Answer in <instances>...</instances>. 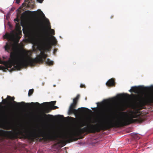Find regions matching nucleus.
<instances>
[{"label":"nucleus","instance_id":"obj_14","mask_svg":"<svg viewBox=\"0 0 153 153\" xmlns=\"http://www.w3.org/2000/svg\"><path fill=\"white\" fill-rule=\"evenodd\" d=\"M13 35V34L12 33V34L10 35L9 34H6L5 35H4L3 36L4 38L7 39H8L10 40L11 39L12 37V35Z\"/></svg>","mask_w":153,"mask_h":153},{"label":"nucleus","instance_id":"obj_13","mask_svg":"<svg viewBox=\"0 0 153 153\" xmlns=\"http://www.w3.org/2000/svg\"><path fill=\"white\" fill-rule=\"evenodd\" d=\"M56 102V101H53L49 102H44L42 104V105H43L44 107H46L47 105V104H48V103H51L52 105H55Z\"/></svg>","mask_w":153,"mask_h":153},{"label":"nucleus","instance_id":"obj_6","mask_svg":"<svg viewBox=\"0 0 153 153\" xmlns=\"http://www.w3.org/2000/svg\"><path fill=\"white\" fill-rule=\"evenodd\" d=\"M32 13V12L29 10L25 11L22 14L21 17L23 19H27L30 16ZM33 13H34V16H40L42 17H45L44 14L41 10H39L37 12L34 11Z\"/></svg>","mask_w":153,"mask_h":153},{"label":"nucleus","instance_id":"obj_31","mask_svg":"<svg viewBox=\"0 0 153 153\" xmlns=\"http://www.w3.org/2000/svg\"><path fill=\"white\" fill-rule=\"evenodd\" d=\"M58 116L59 117H60V116H60V115H59Z\"/></svg>","mask_w":153,"mask_h":153},{"label":"nucleus","instance_id":"obj_23","mask_svg":"<svg viewBox=\"0 0 153 153\" xmlns=\"http://www.w3.org/2000/svg\"><path fill=\"white\" fill-rule=\"evenodd\" d=\"M80 87L81 88H85V86L84 85L81 84L80 85Z\"/></svg>","mask_w":153,"mask_h":153},{"label":"nucleus","instance_id":"obj_9","mask_svg":"<svg viewBox=\"0 0 153 153\" xmlns=\"http://www.w3.org/2000/svg\"><path fill=\"white\" fill-rule=\"evenodd\" d=\"M143 87L141 86L136 87L134 86L131 87V89H130L129 91L130 92H133L136 94H137L139 93V90L142 89Z\"/></svg>","mask_w":153,"mask_h":153},{"label":"nucleus","instance_id":"obj_20","mask_svg":"<svg viewBox=\"0 0 153 153\" xmlns=\"http://www.w3.org/2000/svg\"><path fill=\"white\" fill-rule=\"evenodd\" d=\"M7 102V99H4L2 100L3 103L5 104Z\"/></svg>","mask_w":153,"mask_h":153},{"label":"nucleus","instance_id":"obj_7","mask_svg":"<svg viewBox=\"0 0 153 153\" xmlns=\"http://www.w3.org/2000/svg\"><path fill=\"white\" fill-rule=\"evenodd\" d=\"M77 104L72 103L69 108L68 110L69 114L73 113L75 115L79 114V113H82L85 110H88V109L86 108H79L78 110L75 109L76 106Z\"/></svg>","mask_w":153,"mask_h":153},{"label":"nucleus","instance_id":"obj_10","mask_svg":"<svg viewBox=\"0 0 153 153\" xmlns=\"http://www.w3.org/2000/svg\"><path fill=\"white\" fill-rule=\"evenodd\" d=\"M115 84V80L113 78L109 79L106 83V85L109 87L113 86H114Z\"/></svg>","mask_w":153,"mask_h":153},{"label":"nucleus","instance_id":"obj_3","mask_svg":"<svg viewBox=\"0 0 153 153\" xmlns=\"http://www.w3.org/2000/svg\"><path fill=\"white\" fill-rule=\"evenodd\" d=\"M0 134L4 138L10 139H17L20 136L22 138L32 140H33L34 138L42 137V139L45 141H53L57 140L58 137L57 135H53L50 133L46 134L40 129L39 130L37 133L35 131L32 132L25 127L17 131L2 130L0 132Z\"/></svg>","mask_w":153,"mask_h":153},{"label":"nucleus","instance_id":"obj_25","mask_svg":"<svg viewBox=\"0 0 153 153\" xmlns=\"http://www.w3.org/2000/svg\"><path fill=\"white\" fill-rule=\"evenodd\" d=\"M14 21H15V22H19V19H18L17 18H16V19H14Z\"/></svg>","mask_w":153,"mask_h":153},{"label":"nucleus","instance_id":"obj_5","mask_svg":"<svg viewBox=\"0 0 153 153\" xmlns=\"http://www.w3.org/2000/svg\"><path fill=\"white\" fill-rule=\"evenodd\" d=\"M135 103L136 105L141 107L153 103V94L148 95L144 98L140 99L138 102L135 101Z\"/></svg>","mask_w":153,"mask_h":153},{"label":"nucleus","instance_id":"obj_33","mask_svg":"<svg viewBox=\"0 0 153 153\" xmlns=\"http://www.w3.org/2000/svg\"><path fill=\"white\" fill-rule=\"evenodd\" d=\"M97 104H99V103H98H98H97Z\"/></svg>","mask_w":153,"mask_h":153},{"label":"nucleus","instance_id":"obj_26","mask_svg":"<svg viewBox=\"0 0 153 153\" xmlns=\"http://www.w3.org/2000/svg\"><path fill=\"white\" fill-rule=\"evenodd\" d=\"M20 1V0H16V2L17 4H19Z\"/></svg>","mask_w":153,"mask_h":153},{"label":"nucleus","instance_id":"obj_15","mask_svg":"<svg viewBox=\"0 0 153 153\" xmlns=\"http://www.w3.org/2000/svg\"><path fill=\"white\" fill-rule=\"evenodd\" d=\"M45 62L48 65H53V62L51 61L49 59H48L46 60L45 61Z\"/></svg>","mask_w":153,"mask_h":153},{"label":"nucleus","instance_id":"obj_21","mask_svg":"<svg viewBox=\"0 0 153 153\" xmlns=\"http://www.w3.org/2000/svg\"><path fill=\"white\" fill-rule=\"evenodd\" d=\"M87 124L86 123H82L80 124V126L81 127H83L85 126H87Z\"/></svg>","mask_w":153,"mask_h":153},{"label":"nucleus","instance_id":"obj_16","mask_svg":"<svg viewBox=\"0 0 153 153\" xmlns=\"http://www.w3.org/2000/svg\"><path fill=\"white\" fill-rule=\"evenodd\" d=\"M38 25L39 26V27H41L40 28L41 29L40 30H41V31H42V30L43 31V27H43L42 23L41 22H39V23H38Z\"/></svg>","mask_w":153,"mask_h":153},{"label":"nucleus","instance_id":"obj_8","mask_svg":"<svg viewBox=\"0 0 153 153\" xmlns=\"http://www.w3.org/2000/svg\"><path fill=\"white\" fill-rule=\"evenodd\" d=\"M7 98L10 100L13 101V102H12L11 103L12 104H13L14 105V106L16 108H18L21 107V105H29V103H26L24 102H18L15 101H14L15 98L14 97H11L10 96H7Z\"/></svg>","mask_w":153,"mask_h":153},{"label":"nucleus","instance_id":"obj_28","mask_svg":"<svg viewBox=\"0 0 153 153\" xmlns=\"http://www.w3.org/2000/svg\"><path fill=\"white\" fill-rule=\"evenodd\" d=\"M37 0L38 1H39V3H42L43 0Z\"/></svg>","mask_w":153,"mask_h":153},{"label":"nucleus","instance_id":"obj_4","mask_svg":"<svg viewBox=\"0 0 153 153\" xmlns=\"http://www.w3.org/2000/svg\"><path fill=\"white\" fill-rule=\"evenodd\" d=\"M31 30L33 36L35 38H39V45L41 49L43 51H41L40 54L38 55L35 58H33L31 57L30 54H29L27 52H25L27 53L28 55L32 59H38L39 61L37 62L34 64L33 65H28L30 66H35L36 63H43L45 61L48 55L45 53L44 51H49L51 49V38L52 39L53 45L56 44L57 41L54 36H51V38L49 37L45 31L44 30H43L44 34L43 35H42L41 34V30L34 26H32Z\"/></svg>","mask_w":153,"mask_h":153},{"label":"nucleus","instance_id":"obj_2","mask_svg":"<svg viewBox=\"0 0 153 153\" xmlns=\"http://www.w3.org/2000/svg\"><path fill=\"white\" fill-rule=\"evenodd\" d=\"M4 48L5 51L10 53V58L8 61L2 60L0 58V64L4 66L0 65V70H8V68H11L12 66L14 67L12 68V71L15 70V69L19 70L22 67H27L28 65H33L39 61L38 59H33L31 58L27 52H24L19 59L16 53L11 52L12 44L11 42H7Z\"/></svg>","mask_w":153,"mask_h":153},{"label":"nucleus","instance_id":"obj_12","mask_svg":"<svg viewBox=\"0 0 153 153\" xmlns=\"http://www.w3.org/2000/svg\"><path fill=\"white\" fill-rule=\"evenodd\" d=\"M79 97L80 95L79 94H78L76 97L73 99V103L77 105Z\"/></svg>","mask_w":153,"mask_h":153},{"label":"nucleus","instance_id":"obj_19","mask_svg":"<svg viewBox=\"0 0 153 153\" xmlns=\"http://www.w3.org/2000/svg\"><path fill=\"white\" fill-rule=\"evenodd\" d=\"M16 28L17 29L19 30L20 29L19 24V23H16Z\"/></svg>","mask_w":153,"mask_h":153},{"label":"nucleus","instance_id":"obj_27","mask_svg":"<svg viewBox=\"0 0 153 153\" xmlns=\"http://www.w3.org/2000/svg\"><path fill=\"white\" fill-rule=\"evenodd\" d=\"M43 116L44 117H45V116H48V117H50V116H51V115L50 114H48V115H46L45 114H43Z\"/></svg>","mask_w":153,"mask_h":153},{"label":"nucleus","instance_id":"obj_11","mask_svg":"<svg viewBox=\"0 0 153 153\" xmlns=\"http://www.w3.org/2000/svg\"><path fill=\"white\" fill-rule=\"evenodd\" d=\"M10 116V114L8 113L4 112L0 114V119L4 120L8 119Z\"/></svg>","mask_w":153,"mask_h":153},{"label":"nucleus","instance_id":"obj_24","mask_svg":"<svg viewBox=\"0 0 153 153\" xmlns=\"http://www.w3.org/2000/svg\"><path fill=\"white\" fill-rule=\"evenodd\" d=\"M58 108V107L57 106H54L52 108V109H57Z\"/></svg>","mask_w":153,"mask_h":153},{"label":"nucleus","instance_id":"obj_29","mask_svg":"<svg viewBox=\"0 0 153 153\" xmlns=\"http://www.w3.org/2000/svg\"><path fill=\"white\" fill-rule=\"evenodd\" d=\"M57 51V49H54L53 53L55 54L56 52Z\"/></svg>","mask_w":153,"mask_h":153},{"label":"nucleus","instance_id":"obj_1","mask_svg":"<svg viewBox=\"0 0 153 153\" xmlns=\"http://www.w3.org/2000/svg\"><path fill=\"white\" fill-rule=\"evenodd\" d=\"M137 113H139L138 111H131L128 115L126 112L122 111L120 113V114L126 117L122 118L121 120L118 119L116 121H110L105 124L90 125L82 128L74 130L68 134L63 136L62 138L63 140H59L57 144H61L64 146L68 143L81 139L83 137H81L80 135L84 133H93L99 132L101 130L109 129L114 127H123L134 123L141 122L142 120L140 117V114H137Z\"/></svg>","mask_w":153,"mask_h":153},{"label":"nucleus","instance_id":"obj_22","mask_svg":"<svg viewBox=\"0 0 153 153\" xmlns=\"http://www.w3.org/2000/svg\"><path fill=\"white\" fill-rule=\"evenodd\" d=\"M31 104L33 105H35V104H36L38 105H40V104L38 102H36V103H34L33 102H32L31 103Z\"/></svg>","mask_w":153,"mask_h":153},{"label":"nucleus","instance_id":"obj_32","mask_svg":"<svg viewBox=\"0 0 153 153\" xmlns=\"http://www.w3.org/2000/svg\"><path fill=\"white\" fill-rule=\"evenodd\" d=\"M18 37H19V39H20V37H19V36H18Z\"/></svg>","mask_w":153,"mask_h":153},{"label":"nucleus","instance_id":"obj_34","mask_svg":"<svg viewBox=\"0 0 153 153\" xmlns=\"http://www.w3.org/2000/svg\"><path fill=\"white\" fill-rule=\"evenodd\" d=\"M152 88H153V87H152Z\"/></svg>","mask_w":153,"mask_h":153},{"label":"nucleus","instance_id":"obj_18","mask_svg":"<svg viewBox=\"0 0 153 153\" xmlns=\"http://www.w3.org/2000/svg\"><path fill=\"white\" fill-rule=\"evenodd\" d=\"M49 29L50 30L51 34L53 35H54L55 33L54 30L53 29H51L50 27H49Z\"/></svg>","mask_w":153,"mask_h":153},{"label":"nucleus","instance_id":"obj_30","mask_svg":"<svg viewBox=\"0 0 153 153\" xmlns=\"http://www.w3.org/2000/svg\"><path fill=\"white\" fill-rule=\"evenodd\" d=\"M3 58L4 59H6L7 58V56H6V57L3 56Z\"/></svg>","mask_w":153,"mask_h":153},{"label":"nucleus","instance_id":"obj_17","mask_svg":"<svg viewBox=\"0 0 153 153\" xmlns=\"http://www.w3.org/2000/svg\"><path fill=\"white\" fill-rule=\"evenodd\" d=\"M33 91L34 90L33 89L29 90L28 93V96H30L33 94Z\"/></svg>","mask_w":153,"mask_h":153}]
</instances>
